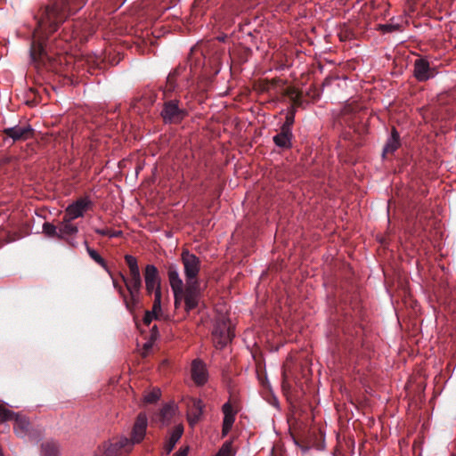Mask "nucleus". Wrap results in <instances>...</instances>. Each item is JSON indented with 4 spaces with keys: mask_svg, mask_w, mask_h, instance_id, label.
I'll return each instance as SVG.
<instances>
[{
    "mask_svg": "<svg viewBox=\"0 0 456 456\" xmlns=\"http://www.w3.org/2000/svg\"><path fill=\"white\" fill-rule=\"evenodd\" d=\"M87 0H48L34 13L35 28L30 38V61L38 69L61 72L63 56L53 53L48 43L50 36L72 15L80 11Z\"/></svg>",
    "mask_w": 456,
    "mask_h": 456,
    "instance_id": "nucleus-1",
    "label": "nucleus"
},
{
    "mask_svg": "<svg viewBox=\"0 0 456 456\" xmlns=\"http://www.w3.org/2000/svg\"><path fill=\"white\" fill-rule=\"evenodd\" d=\"M124 258L128 266L129 274L125 275L122 273H119L118 276L124 282L126 290L127 291L126 308L132 312L140 303L142 280L136 257L132 255H126Z\"/></svg>",
    "mask_w": 456,
    "mask_h": 456,
    "instance_id": "nucleus-2",
    "label": "nucleus"
},
{
    "mask_svg": "<svg viewBox=\"0 0 456 456\" xmlns=\"http://www.w3.org/2000/svg\"><path fill=\"white\" fill-rule=\"evenodd\" d=\"M203 297L199 281H186L185 284L174 294L175 306L178 308L184 302V310L187 313L197 308Z\"/></svg>",
    "mask_w": 456,
    "mask_h": 456,
    "instance_id": "nucleus-3",
    "label": "nucleus"
},
{
    "mask_svg": "<svg viewBox=\"0 0 456 456\" xmlns=\"http://www.w3.org/2000/svg\"><path fill=\"white\" fill-rule=\"evenodd\" d=\"M133 449V443L126 437L106 441L100 444L94 456H126Z\"/></svg>",
    "mask_w": 456,
    "mask_h": 456,
    "instance_id": "nucleus-4",
    "label": "nucleus"
},
{
    "mask_svg": "<svg viewBox=\"0 0 456 456\" xmlns=\"http://www.w3.org/2000/svg\"><path fill=\"white\" fill-rule=\"evenodd\" d=\"M166 101L163 104L161 110V118L166 124H179L185 117H187V110L180 105L178 99L165 98Z\"/></svg>",
    "mask_w": 456,
    "mask_h": 456,
    "instance_id": "nucleus-5",
    "label": "nucleus"
},
{
    "mask_svg": "<svg viewBox=\"0 0 456 456\" xmlns=\"http://www.w3.org/2000/svg\"><path fill=\"white\" fill-rule=\"evenodd\" d=\"M189 70H187V65H178L174 70H172L166 81V85L163 87V97L169 98L171 97L172 93H174L178 88L177 79H186L187 84L189 83V76L193 72L191 60H189Z\"/></svg>",
    "mask_w": 456,
    "mask_h": 456,
    "instance_id": "nucleus-6",
    "label": "nucleus"
},
{
    "mask_svg": "<svg viewBox=\"0 0 456 456\" xmlns=\"http://www.w3.org/2000/svg\"><path fill=\"white\" fill-rule=\"evenodd\" d=\"M213 341L216 346L224 347L234 337L233 330L228 319L218 320L212 331Z\"/></svg>",
    "mask_w": 456,
    "mask_h": 456,
    "instance_id": "nucleus-7",
    "label": "nucleus"
},
{
    "mask_svg": "<svg viewBox=\"0 0 456 456\" xmlns=\"http://www.w3.org/2000/svg\"><path fill=\"white\" fill-rule=\"evenodd\" d=\"M181 261L183 265L185 281H199L198 276L201 268V260L188 249H183L181 254Z\"/></svg>",
    "mask_w": 456,
    "mask_h": 456,
    "instance_id": "nucleus-8",
    "label": "nucleus"
},
{
    "mask_svg": "<svg viewBox=\"0 0 456 456\" xmlns=\"http://www.w3.org/2000/svg\"><path fill=\"white\" fill-rule=\"evenodd\" d=\"M145 289L148 295L161 291V281L158 268L153 265H147L144 269Z\"/></svg>",
    "mask_w": 456,
    "mask_h": 456,
    "instance_id": "nucleus-9",
    "label": "nucleus"
},
{
    "mask_svg": "<svg viewBox=\"0 0 456 456\" xmlns=\"http://www.w3.org/2000/svg\"><path fill=\"white\" fill-rule=\"evenodd\" d=\"M92 205L93 202L87 196L81 197L67 207L63 216L73 221L77 217L83 216L84 213L88 210Z\"/></svg>",
    "mask_w": 456,
    "mask_h": 456,
    "instance_id": "nucleus-10",
    "label": "nucleus"
},
{
    "mask_svg": "<svg viewBox=\"0 0 456 456\" xmlns=\"http://www.w3.org/2000/svg\"><path fill=\"white\" fill-rule=\"evenodd\" d=\"M147 426L148 419L146 414L142 412L139 413L134 424L132 437L129 439L133 443V445L134 444H139L143 440Z\"/></svg>",
    "mask_w": 456,
    "mask_h": 456,
    "instance_id": "nucleus-11",
    "label": "nucleus"
},
{
    "mask_svg": "<svg viewBox=\"0 0 456 456\" xmlns=\"http://www.w3.org/2000/svg\"><path fill=\"white\" fill-rule=\"evenodd\" d=\"M414 77L419 82H424L435 76V71L430 68L429 62L422 58L414 61Z\"/></svg>",
    "mask_w": 456,
    "mask_h": 456,
    "instance_id": "nucleus-12",
    "label": "nucleus"
},
{
    "mask_svg": "<svg viewBox=\"0 0 456 456\" xmlns=\"http://www.w3.org/2000/svg\"><path fill=\"white\" fill-rule=\"evenodd\" d=\"M4 134L12 138L13 142L25 141L32 136L33 129L30 126H14L3 130Z\"/></svg>",
    "mask_w": 456,
    "mask_h": 456,
    "instance_id": "nucleus-13",
    "label": "nucleus"
},
{
    "mask_svg": "<svg viewBox=\"0 0 456 456\" xmlns=\"http://www.w3.org/2000/svg\"><path fill=\"white\" fill-rule=\"evenodd\" d=\"M191 379L197 386H203L208 381V370L206 364L200 359L191 362Z\"/></svg>",
    "mask_w": 456,
    "mask_h": 456,
    "instance_id": "nucleus-14",
    "label": "nucleus"
},
{
    "mask_svg": "<svg viewBox=\"0 0 456 456\" xmlns=\"http://www.w3.org/2000/svg\"><path fill=\"white\" fill-rule=\"evenodd\" d=\"M58 230L59 240H66L73 246L69 239L77 233L78 228L72 224V220L63 216L62 220L58 224Z\"/></svg>",
    "mask_w": 456,
    "mask_h": 456,
    "instance_id": "nucleus-15",
    "label": "nucleus"
},
{
    "mask_svg": "<svg viewBox=\"0 0 456 456\" xmlns=\"http://www.w3.org/2000/svg\"><path fill=\"white\" fill-rule=\"evenodd\" d=\"M14 431L17 436L23 437L30 434L31 424L26 416L15 414Z\"/></svg>",
    "mask_w": 456,
    "mask_h": 456,
    "instance_id": "nucleus-16",
    "label": "nucleus"
},
{
    "mask_svg": "<svg viewBox=\"0 0 456 456\" xmlns=\"http://www.w3.org/2000/svg\"><path fill=\"white\" fill-rule=\"evenodd\" d=\"M224 420L222 433L223 436H226L232 428L235 420V412L232 410V405L226 403L223 405Z\"/></svg>",
    "mask_w": 456,
    "mask_h": 456,
    "instance_id": "nucleus-17",
    "label": "nucleus"
},
{
    "mask_svg": "<svg viewBox=\"0 0 456 456\" xmlns=\"http://www.w3.org/2000/svg\"><path fill=\"white\" fill-rule=\"evenodd\" d=\"M293 138L292 131L281 127L280 132L273 138L276 146L282 149H289L292 146L291 141Z\"/></svg>",
    "mask_w": 456,
    "mask_h": 456,
    "instance_id": "nucleus-18",
    "label": "nucleus"
},
{
    "mask_svg": "<svg viewBox=\"0 0 456 456\" xmlns=\"http://www.w3.org/2000/svg\"><path fill=\"white\" fill-rule=\"evenodd\" d=\"M167 276L174 294L184 285L180 278L178 268L175 264H169L167 266Z\"/></svg>",
    "mask_w": 456,
    "mask_h": 456,
    "instance_id": "nucleus-19",
    "label": "nucleus"
},
{
    "mask_svg": "<svg viewBox=\"0 0 456 456\" xmlns=\"http://www.w3.org/2000/svg\"><path fill=\"white\" fill-rule=\"evenodd\" d=\"M203 413V403L200 399L193 400L192 405L188 412V421L191 426L197 424Z\"/></svg>",
    "mask_w": 456,
    "mask_h": 456,
    "instance_id": "nucleus-20",
    "label": "nucleus"
},
{
    "mask_svg": "<svg viewBox=\"0 0 456 456\" xmlns=\"http://www.w3.org/2000/svg\"><path fill=\"white\" fill-rule=\"evenodd\" d=\"M401 145L400 142V134L397 132V130L393 127L391 131V136L387 140L384 150H383V157H385L387 154L394 153Z\"/></svg>",
    "mask_w": 456,
    "mask_h": 456,
    "instance_id": "nucleus-21",
    "label": "nucleus"
},
{
    "mask_svg": "<svg viewBox=\"0 0 456 456\" xmlns=\"http://www.w3.org/2000/svg\"><path fill=\"white\" fill-rule=\"evenodd\" d=\"M183 433V427L182 425H178L173 429V431L170 435V437L168 438V440L166 442V444L164 445V451L167 455L169 454L173 451L176 443L181 438Z\"/></svg>",
    "mask_w": 456,
    "mask_h": 456,
    "instance_id": "nucleus-22",
    "label": "nucleus"
},
{
    "mask_svg": "<svg viewBox=\"0 0 456 456\" xmlns=\"http://www.w3.org/2000/svg\"><path fill=\"white\" fill-rule=\"evenodd\" d=\"M43 456H59L60 446L55 441H46L41 444Z\"/></svg>",
    "mask_w": 456,
    "mask_h": 456,
    "instance_id": "nucleus-23",
    "label": "nucleus"
},
{
    "mask_svg": "<svg viewBox=\"0 0 456 456\" xmlns=\"http://www.w3.org/2000/svg\"><path fill=\"white\" fill-rule=\"evenodd\" d=\"M86 250L90 257L94 259L97 264H99L109 273V275H111V271L101 255L95 249L91 248L88 246H86Z\"/></svg>",
    "mask_w": 456,
    "mask_h": 456,
    "instance_id": "nucleus-24",
    "label": "nucleus"
},
{
    "mask_svg": "<svg viewBox=\"0 0 456 456\" xmlns=\"http://www.w3.org/2000/svg\"><path fill=\"white\" fill-rule=\"evenodd\" d=\"M43 232L49 238L59 240L58 225H54L49 222H45L43 224Z\"/></svg>",
    "mask_w": 456,
    "mask_h": 456,
    "instance_id": "nucleus-25",
    "label": "nucleus"
},
{
    "mask_svg": "<svg viewBox=\"0 0 456 456\" xmlns=\"http://www.w3.org/2000/svg\"><path fill=\"white\" fill-rule=\"evenodd\" d=\"M295 114H296L295 108L290 107L286 115L285 122L282 124V126L281 127L285 128L287 130H291L292 126L295 122Z\"/></svg>",
    "mask_w": 456,
    "mask_h": 456,
    "instance_id": "nucleus-26",
    "label": "nucleus"
},
{
    "mask_svg": "<svg viewBox=\"0 0 456 456\" xmlns=\"http://www.w3.org/2000/svg\"><path fill=\"white\" fill-rule=\"evenodd\" d=\"M112 280L113 287L117 289L119 296L123 299V302L125 305L126 306V292L124 287L118 281V280L113 276V273H111V275H110Z\"/></svg>",
    "mask_w": 456,
    "mask_h": 456,
    "instance_id": "nucleus-27",
    "label": "nucleus"
},
{
    "mask_svg": "<svg viewBox=\"0 0 456 456\" xmlns=\"http://www.w3.org/2000/svg\"><path fill=\"white\" fill-rule=\"evenodd\" d=\"M161 291H156L154 295L152 309L151 312L157 315H159V314L161 312Z\"/></svg>",
    "mask_w": 456,
    "mask_h": 456,
    "instance_id": "nucleus-28",
    "label": "nucleus"
},
{
    "mask_svg": "<svg viewBox=\"0 0 456 456\" xmlns=\"http://www.w3.org/2000/svg\"><path fill=\"white\" fill-rule=\"evenodd\" d=\"M160 396V390L159 389H153L152 391L149 392L144 396V401L147 403H156Z\"/></svg>",
    "mask_w": 456,
    "mask_h": 456,
    "instance_id": "nucleus-29",
    "label": "nucleus"
},
{
    "mask_svg": "<svg viewBox=\"0 0 456 456\" xmlns=\"http://www.w3.org/2000/svg\"><path fill=\"white\" fill-rule=\"evenodd\" d=\"M97 234L109 237H119L122 235L121 231H110L109 229H94Z\"/></svg>",
    "mask_w": 456,
    "mask_h": 456,
    "instance_id": "nucleus-30",
    "label": "nucleus"
},
{
    "mask_svg": "<svg viewBox=\"0 0 456 456\" xmlns=\"http://www.w3.org/2000/svg\"><path fill=\"white\" fill-rule=\"evenodd\" d=\"M14 416L15 414L12 411L5 409L3 406H0V419L2 421L12 419Z\"/></svg>",
    "mask_w": 456,
    "mask_h": 456,
    "instance_id": "nucleus-31",
    "label": "nucleus"
},
{
    "mask_svg": "<svg viewBox=\"0 0 456 456\" xmlns=\"http://www.w3.org/2000/svg\"><path fill=\"white\" fill-rule=\"evenodd\" d=\"M173 414V408L169 405L164 406L160 411V415L163 419H169Z\"/></svg>",
    "mask_w": 456,
    "mask_h": 456,
    "instance_id": "nucleus-32",
    "label": "nucleus"
},
{
    "mask_svg": "<svg viewBox=\"0 0 456 456\" xmlns=\"http://www.w3.org/2000/svg\"><path fill=\"white\" fill-rule=\"evenodd\" d=\"M158 318V315L157 314H154L151 311H146L145 314H144V316H143V322L145 325H150L151 321L153 319H157Z\"/></svg>",
    "mask_w": 456,
    "mask_h": 456,
    "instance_id": "nucleus-33",
    "label": "nucleus"
},
{
    "mask_svg": "<svg viewBox=\"0 0 456 456\" xmlns=\"http://www.w3.org/2000/svg\"><path fill=\"white\" fill-rule=\"evenodd\" d=\"M292 102L290 107L295 108V111H297V108L300 107L302 105V94L301 93L299 94H296L294 98L289 99Z\"/></svg>",
    "mask_w": 456,
    "mask_h": 456,
    "instance_id": "nucleus-34",
    "label": "nucleus"
},
{
    "mask_svg": "<svg viewBox=\"0 0 456 456\" xmlns=\"http://www.w3.org/2000/svg\"><path fill=\"white\" fill-rule=\"evenodd\" d=\"M300 92L297 91L296 88L294 87H289L287 88L286 90V95L289 98V99H292L295 97L296 94H299Z\"/></svg>",
    "mask_w": 456,
    "mask_h": 456,
    "instance_id": "nucleus-35",
    "label": "nucleus"
},
{
    "mask_svg": "<svg viewBox=\"0 0 456 456\" xmlns=\"http://www.w3.org/2000/svg\"><path fill=\"white\" fill-rule=\"evenodd\" d=\"M381 29L384 32H392V31L397 29V26L391 25V24H386V25L381 26Z\"/></svg>",
    "mask_w": 456,
    "mask_h": 456,
    "instance_id": "nucleus-36",
    "label": "nucleus"
},
{
    "mask_svg": "<svg viewBox=\"0 0 456 456\" xmlns=\"http://www.w3.org/2000/svg\"><path fill=\"white\" fill-rule=\"evenodd\" d=\"M188 448H180L173 456H187Z\"/></svg>",
    "mask_w": 456,
    "mask_h": 456,
    "instance_id": "nucleus-37",
    "label": "nucleus"
},
{
    "mask_svg": "<svg viewBox=\"0 0 456 456\" xmlns=\"http://www.w3.org/2000/svg\"><path fill=\"white\" fill-rule=\"evenodd\" d=\"M159 336V330L156 325L151 328V339H156Z\"/></svg>",
    "mask_w": 456,
    "mask_h": 456,
    "instance_id": "nucleus-38",
    "label": "nucleus"
},
{
    "mask_svg": "<svg viewBox=\"0 0 456 456\" xmlns=\"http://www.w3.org/2000/svg\"><path fill=\"white\" fill-rule=\"evenodd\" d=\"M72 37H73V35H70V36H69V37H68V36H65V37H64V38H63V41H64V42H68V41H69L70 38H72Z\"/></svg>",
    "mask_w": 456,
    "mask_h": 456,
    "instance_id": "nucleus-39",
    "label": "nucleus"
},
{
    "mask_svg": "<svg viewBox=\"0 0 456 456\" xmlns=\"http://www.w3.org/2000/svg\"><path fill=\"white\" fill-rule=\"evenodd\" d=\"M151 347V343H146V344L144 345V349H145V350H149Z\"/></svg>",
    "mask_w": 456,
    "mask_h": 456,
    "instance_id": "nucleus-40",
    "label": "nucleus"
}]
</instances>
